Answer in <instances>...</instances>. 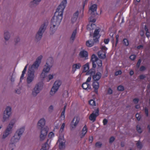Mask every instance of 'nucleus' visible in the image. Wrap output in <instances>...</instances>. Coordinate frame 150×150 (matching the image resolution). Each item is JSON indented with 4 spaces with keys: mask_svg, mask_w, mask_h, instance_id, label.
<instances>
[{
    "mask_svg": "<svg viewBox=\"0 0 150 150\" xmlns=\"http://www.w3.org/2000/svg\"><path fill=\"white\" fill-rule=\"evenodd\" d=\"M67 4V0H63L57 8L54 15L51 20L50 27L51 34H53L59 25L62 18L64 10Z\"/></svg>",
    "mask_w": 150,
    "mask_h": 150,
    "instance_id": "1",
    "label": "nucleus"
},
{
    "mask_svg": "<svg viewBox=\"0 0 150 150\" xmlns=\"http://www.w3.org/2000/svg\"><path fill=\"white\" fill-rule=\"evenodd\" d=\"M16 122V120L15 119L11 120L8 124L5 130L3 132L1 139H4L12 133L13 127Z\"/></svg>",
    "mask_w": 150,
    "mask_h": 150,
    "instance_id": "2",
    "label": "nucleus"
},
{
    "mask_svg": "<svg viewBox=\"0 0 150 150\" xmlns=\"http://www.w3.org/2000/svg\"><path fill=\"white\" fill-rule=\"evenodd\" d=\"M12 108L11 107H7L3 112L2 121L5 122L9 120L12 115Z\"/></svg>",
    "mask_w": 150,
    "mask_h": 150,
    "instance_id": "3",
    "label": "nucleus"
},
{
    "mask_svg": "<svg viewBox=\"0 0 150 150\" xmlns=\"http://www.w3.org/2000/svg\"><path fill=\"white\" fill-rule=\"evenodd\" d=\"M47 25V24L46 23H44L41 25L35 35V38L37 40H39L41 39L43 33L46 28Z\"/></svg>",
    "mask_w": 150,
    "mask_h": 150,
    "instance_id": "4",
    "label": "nucleus"
},
{
    "mask_svg": "<svg viewBox=\"0 0 150 150\" xmlns=\"http://www.w3.org/2000/svg\"><path fill=\"white\" fill-rule=\"evenodd\" d=\"M61 84L62 81L61 80H57L56 81L50 92V95L52 96H54L58 91Z\"/></svg>",
    "mask_w": 150,
    "mask_h": 150,
    "instance_id": "5",
    "label": "nucleus"
},
{
    "mask_svg": "<svg viewBox=\"0 0 150 150\" xmlns=\"http://www.w3.org/2000/svg\"><path fill=\"white\" fill-rule=\"evenodd\" d=\"M35 71H31V69H28L26 78L28 84L32 83L34 80L35 77Z\"/></svg>",
    "mask_w": 150,
    "mask_h": 150,
    "instance_id": "6",
    "label": "nucleus"
},
{
    "mask_svg": "<svg viewBox=\"0 0 150 150\" xmlns=\"http://www.w3.org/2000/svg\"><path fill=\"white\" fill-rule=\"evenodd\" d=\"M43 88V84L42 83L36 84L32 91V95L33 96H36L39 93Z\"/></svg>",
    "mask_w": 150,
    "mask_h": 150,
    "instance_id": "7",
    "label": "nucleus"
},
{
    "mask_svg": "<svg viewBox=\"0 0 150 150\" xmlns=\"http://www.w3.org/2000/svg\"><path fill=\"white\" fill-rule=\"evenodd\" d=\"M21 137L14 134V135L12 137L9 144V146L11 147H15V144L18 142L21 139Z\"/></svg>",
    "mask_w": 150,
    "mask_h": 150,
    "instance_id": "8",
    "label": "nucleus"
},
{
    "mask_svg": "<svg viewBox=\"0 0 150 150\" xmlns=\"http://www.w3.org/2000/svg\"><path fill=\"white\" fill-rule=\"evenodd\" d=\"M48 131L47 127L41 128L40 133V139L41 141H43L46 139Z\"/></svg>",
    "mask_w": 150,
    "mask_h": 150,
    "instance_id": "9",
    "label": "nucleus"
},
{
    "mask_svg": "<svg viewBox=\"0 0 150 150\" xmlns=\"http://www.w3.org/2000/svg\"><path fill=\"white\" fill-rule=\"evenodd\" d=\"M66 141L64 139L63 135L59 137L58 143L59 144V148L60 149H63L65 147Z\"/></svg>",
    "mask_w": 150,
    "mask_h": 150,
    "instance_id": "10",
    "label": "nucleus"
},
{
    "mask_svg": "<svg viewBox=\"0 0 150 150\" xmlns=\"http://www.w3.org/2000/svg\"><path fill=\"white\" fill-rule=\"evenodd\" d=\"M80 120L79 117L76 116L74 117L70 125V128L71 130L75 129L78 125Z\"/></svg>",
    "mask_w": 150,
    "mask_h": 150,
    "instance_id": "11",
    "label": "nucleus"
},
{
    "mask_svg": "<svg viewBox=\"0 0 150 150\" xmlns=\"http://www.w3.org/2000/svg\"><path fill=\"white\" fill-rule=\"evenodd\" d=\"M107 48L105 46H103L101 48V50L98 53L99 57L101 59H104L106 57V51Z\"/></svg>",
    "mask_w": 150,
    "mask_h": 150,
    "instance_id": "12",
    "label": "nucleus"
},
{
    "mask_svg": "<svg viewBox=\"0 0 150 150\" xmlns=\"http://www.w3.org/2000/svg\"><path fill=\"white\" fill-rule=\"evenodd\" d=\"M91 61L92 62H96L99 67L102 66V61L98 59L97 56L95 54H93L91 57Z\"/></svg>",
    "mask_w": 150,
    "mask_h": 150,
    "instance_id": "13",
    "label": "nucleus"
},
{
    "mask_svg": "<svg viewBox=\"0 0 150 150\" xmlns=\"http://www.w3.org/2000/svg\"><path fill=\"white\" fill-rule=\"evenodd\" d=\"M99 110L98 108L95 110L90 116L89 117V119L93 122H94L96 120V117L99 115Z\"/></svg>",
    "mask_w": 150,
    "mask_h": 150,
    "instance_id": "14",
    "label": "nucleus"
},
{
    "mask_svg": "<svg viewBox=\"0 0 150 150\" xmlns=\"http://www.w3.org/2000/svg\"><path fill=\"white\" fill-rule=\"evenodd\" d=\"M46 124V120L45 118H42L40 119L37 123V127L39 128H43Z\"/></svg>",
    "mask_w": 150,
    "mask_h": 150,
    "instance_id": "15",
    "label": "nucleus"
},
{
    "mask_svg": "<svg viewBox=\"0 0 150 150\" xmlns=\"http://www.w3.org/2000/svg\"><path fill=\"white\" fill-rule=\"evenodd\" d=\"M81 64L79 63H74L72 67L71 72L74 74L78 69H79L81 67Z\"/></svg>",
    "mask_w": 150,
    "mask_h": 150,
    "instance_id": "16",
    "label": "nucleus"
},
{
    "mask_svg": "<svg viewBox=\"0 0 150 150\" xmlns=\"http://www.w3.org/2000/svg\"><path fill=\"white\" fill-rule=\"evenodd\" d=\"M97 8V6L96 4L91 5L89 8V12L91 14H93L96 12Z\"/></svg>",
    "mask_w": 150,
    "mask_h": 150,
    "instance_id": "17",
    "label": "nucleus"
},
{
    "mask_svg": "<svg viewBox=\"0 0 150 150\" xmlns=\"http://www.w3.org/2000/svg\"><path fill=\"white\" fill-rule=\"evenodd\" d=\"M25 130V127H22L18 129L15 134H16V135H18V136L21 137V135L23 133Z\"/></svg>",
    "mask_w": 150,
    "mask_h": 150,
    "instance_id": "18",
    "label": "nucleus"
},
{
    "mask_svg": "<svg viewBox=\"0 0 150 150\" xmlns=\"http://www.w3.org/2000/svg\"><path fill=\"white\" fill-rule=\"evenodd\" d=\"M99 31L98 29H96L95 30L93 34V40L94 42H97L98 41V38H99Z\"/></svg>",
    "mask_w": 150,
    "mask_h": 150,
    "instance_id": "19",
    "label": "nucleus"
},
{
    "mask_svg": "<svg viewBox=\"0 0 150 150\" xmlns=\"http://www.w3.org/2000/svg\"><path fill=\"white\" fill-rule=\"evenodd\" d=\"M92 86L95 91L97 93L99 87V83L97 81H94L93 83Z\"/></svg>",
    "mask_w": 150,
    "mask_h": 150,
    "instance_id": "20",
    "label": "nucleus"
},
{
    "mask_svg": "<svg viewBox=\"0 0 150 150\" xmlns=\"http://www.w3.org/2000/svg\"><path fill=\"white\" fill-rule=\"evenodd\" d=\"M79 56L81 58H84L86 59V57H88V53L86 51L82 50L80 52L79 54Z\"/></svg>",
    "mask_w": 150,
    "mask_h": 150,
    "instance_id": "21",
    "label": "nucleus"
},
{
    "mask_svg": "<svg viewBox=\"0 0 150 150\" xmlns=\"http://www.w3.org/2000/svg\"><path fill=\"white\" fill-rule=\"evenodd\" d=\"M53 62L54 61L52 57H50L47 59L45 64L52 67Z\"/></svg>",
    "mask_w": 150,
    "mask_h": 150,
    "instance_id": "22",
    "label": "nucleus"
},
{
    "mask_svg": "<svg viewBox=\"0 0 150 150\" xmlns=\"http://www.w3.org/2000/svg\"><path fill=\"white\" fill-rule=\"evenodd\" d=\"M87 132V129L86 127L84 126L82 129V132L79 135L80 137L81 138H82L85 135Z\"/></svg>",
    "mask_w": 150,
    "mask_h": 150,
    "instance_id": "23",
    "label": "nucleus"
},
{
    "mask_svg": "<svg viewBox=\"0 0 150 150\" xmlns=\"http://www.w3.org/2000/svg\"><path fill=\"white\" fill-rule=\"evenodd\" d=\"M40 63L35 61V62L29 69H31V71H34V69L38 68Z\"/></svg>",
    "mask_w": 150,
    "mask_h": 150,
    "instance_id": "24",
    "label": "nucleus"
},
{
    "mask_svg": "<svg viewBox=\"0 0 150 150\" xmlns=\"http://www.w3.org/2000/svg\"><path fill=\"white\" fill-rule=\"evenodd\" d=\"M101 76V74L100 72H98L93 76V79L95 81H98L100 79Z\"/></svg>",
    "mask_w": 150,
    "mask_h": 150,
    "instance_id": "25",
    "label": "nucleus"
},
{
    "mask_svg": "<svg viewBox=\"0 0 150 150\" xmlns=\"http://www.w3.org/2000/svg\"><path fill=\"white\" fill-rule=\"evenodd\" d=\"M82 87L83 89L87 90L90 89L91 88L90 85L88 83L86 82L83 83Z\"/></svg>",
    "mask_w": 150,
    "mask_h": 150,
    "instance_id": "26",
    "label": "nucleus"
},
{
    "mask_svg": "<svg viewBox=\"0 0 150 150\" xmlns=\"http://www.w3.org/2000/svg\"><path fill=\"white\" fill-rule=\"evenodd\" d=\"M96 25L94 23H89L87 26V29L90 31L92 30L95 29Z\"/></svg>",
    "mask_w": 150,
    "mask_h": 150,
    "instance_id": "27",
    "label": "nucleus"
},
{
    "mask_svg": "<svg viewBox=\"0 0 150 150\" xmlns=\"http://www.w3.org/2000/svg\"><path fill=\"white\" fill-rule=\"evenodd\" d=\"M42 0H33L31 1L30 3V5L31 7H33L35 5H38Z\"/></svg>",
    "mask_w": 150,
    "mask_h": 150,
    "instance_id": "28",
    "label": "nucleus"
},
{
    "mask_svg": "<svg viewBox=\"0 0 150 150\" xmlns=\"http://www.w3.org/2000/svg\"><path fill=\"white\" fill-rule=\"evenodd\" d=\"M52 67L45 64L44 66L42 71L48 73L50 72Z\"/></svg>",
    "mask_w": 150,
    "mask_h": 150,
    "instance_id": "29",
    "label": "nucleus"
},
{
    "mask_svg": "<svg viewBox=\"0 0 150 150\" xmlns=\"http://www.w3.org/2000/svg\"><path fill=\"white\" fill-rule=\"evenodd\" d=\"M79 12L77 11L74 14L73 17L71 18V21L73 23L75 22L77 20L78 15Z\"/></svg>",
    "mask_w": 150,
    "mask_h": 150,
    "instance_id": "30",
    "label": "nucleus"
},
{
    "mask_svg": "<svg viewBox=\"0 0 150 150\" xmlns=\"http://www.w3.org/2000/svg\"><path fill=\"white\" fill-rule=\"evenodd\" d=\"M10 35L8 31H6L4 32V38L6 41H8L10 38Z\"/></svg>",
    "mask_w": 150,
    "mask_h": 150,
    "instance_id": "31",
    "label": "nucleus"
},
{
    "mask_svg": "<svg viewBox=\"0 0 150 150\" xmlns=\"http://www.w3.org/2000/svg\"><path fill=\"white\" fill-rule=\"evenodd\" d=\"M89 64L88 63H87L83 66V72H86L87 71L89 70Z\"/></svg>",
    "mask_w": 150,
    "mask_h": 150,
    "instance_id": "32",
    "label": "nucleus"
},
{
    "mask_svg": "<svg viewBox=\"0 0 150 150\" xmlns=\"http://www.w3.org/2000/svg\"><path fill=\"white\" fill-rule=\"evenodd\" d=\"M94 42L91 40H89L86 41V45L87 46L89 47H91L93 46Z\"/></svg>",
    "mask_w": 150,
    "mask_h": 150,
    "instance_id": "33",
    "label": "nucleus"
},
{
    "mask_svg": "<svg viewBox=\"0 0 150 150\" xmlns=\"http://www.w3.org/2000/svg\"><path fill=\"white\" fill-rule=\"evenodd\" d=\"M66 108V105H65L63 108V109L62 111L61 115V118L62 119H64L65 118V109Z\"/></svg>",
    "mask_w": 150,
    "mask_h": 150,
    "instance_id": "34",
    "label": "nucleus"
},
{
    "mask_svg": "<svg viewBox=\"0 0 150 150\" xmlns=\"http://www.w3.org/2000/svg\"><path fill=\"white\" fill-rule=\"evenodd\" d=\"M54 75L53 74H49L46 79V81L49 82L50 80L54 78Z\"/></svg>",
    "mask_w": 150,
    "mask_h": 150,
    "instance_id": "35",
    "label": "nucleus"
},
{
    "mask_svg": "<svg viewBox=\"0 0 150 150\" xmlns=\"http://www.w3.org/2000/svg\"><path fill=\"white\" fill-rule=\"evenodd\" d=\"M95 71L93 69H91L89 70L87 72L86 74H90L92 75H93V74H95Z\"/></svg>",
    "mask_w": 150,
    "mask_h": 150,
    "instance_id": "36",
    "label": "nucleus"
},
{
    "mask_svg": "<svg viewBox=\"0 0 150 150\" xmlns=\"http://www.w3.org/2000/svg\"><path fill=\"white\" fill-rule=\"evenodd\" d=\"M77 32L76 30L74 31L71 38V40L73 41L75 39Z\"/></svg>",
    "mask_w": 150,
    "mask_h": 150,
    "instance_id": "37",
    "label": "nucleus"
},
{
    "mask_svg": "<svg viewBox=\"0 0 150 150\" xmlns=\"http://www.w3.org/2000/svg\"><path fill=\"white\" fill-rule=\"evenodd\" d=\"M47 73L45 72H44V71H42V73L40 75V77L41 78L44 79H45L47 76Z\"/></svg>",
    "mask_w": 150,
    "mask_h": 150,
    "instance_id": "38",
    "label": "nucleus"
},
{
    "mask_svg": "<svg viewBox=\"0 0 150 150\" xmlns=\"http://www.w3.org/2000/svg\"><path fill=\"white\" fill-rule=\"evenodd\" d=\"M89 104L92 106H96V103L95 101L93 100H91L89 101Z\"/></svg>",
    "mask_w": 150,
    "mask_h": 150,
    "instance_id": "39",
    "label": "nucleus"
},
{
    "mask_svg": "<svg viewBox=\"0 0 150 150\" xmlns=\"http://www.w3.org/2000/svg\"><path fill=\"white\" fill-rule=\"evenodd\" d=\"M42 56L41 55L37 57L36 61L38 62L39 63H40L41 60L42 58Z\"/></svg>",
    "mask_w": 150,
    "mask_h": 150,
    "instance_id": "40",
    "label": "nucleus"
},
{
    "mask_svg": "<svg viewBox=\"0 0 150 150\" xmlns=\"http://www.w3.org/2000/svg\"><path fill=\"white\" fill-rule=\"evenodd\" d=\"M54 106L51 105L49 106L48 108V110L49 112H53L54 110Z\"/></svg>",
    "mask_w": 150,
    "mask_h": 150,
    "instance_id": "41",
    "label": "nucleus"
},
{
    "mask_svg": "<svg viewBox=\"0 0 150 150\" xmlns=\"http://www.w3.org/2000/svg\"><path fill=\"white\" fill-rule=\"evenodd\" d=\"M145 29L146 32V35L147 37H149L150 36V33L148 31V29L146 26H145Z\"/></svg>",
    "mask_w": 150,
    "mask_h": 150,
    "instance_id": "42",
    "label": "nucleus"
},
{
    "mask_svg": "<svg viewBox=\"0 0 150 150\" xmlns=\"http://www.w3.org/2000/svg\"><path fill=\"white\" fill-rule=\"evenodd\" d=\"M123 44L126 46H128L129 45V41L126 39H125L123 40Z\"/></svg>",
    "mask_w": 150,
    "mask_h": 150,
    "instance_id": "43",
    "label": "nucleus"
},
{
    "mask_svg": "<svg viewBox=\"0 0 150 150\" xmlns=\"http://www.w3.org/2000/svg\"><path fill=\"white\" fill-rule=\"evenodd\" d=\"M54 137V134L52 132H50L48 134V137L51 139L52 138Z\"/></svg>",
    "mask_w": 150,
    "mask_h": 150,
    "instance_id": "44",
    "label": "nucleus"
},
{
    "mask_svg": "<svg viewBox=\"0 0 150 150\" xmlns=\"http://www.w3.org/2000/svg\"><path fill=\"white\" fill-rule=\"evenodd\" d=\"M137 129L138 132L139 133H141L142 132V130L139 125H138L137 126Z\"/></svg>",
    "mask_w": 150,
    "mask_h": 150,
    "instance_id": "45",
    "label": "nucleus"
},
{
    "mask_svg": "<svg viewBox=\"0 0 150 150\" xmlns=\"http://www.w3.org/2000/svg\"><path fill=\"white\" fill-rule=\"evenodd\" d=\"M65 126V124L64 123H63L62 125L61 126L60 129V132H62L64 130V128Z\"/></svg>",
    "mask_w": 150,
    "mask_h": 150,
    "instance_id": "46",
    "label": "nucleus"
},
{
    "mask_svg": "<svg viewBox=\"0 0 150 150\" xmlns=\"http://www.w3.org/2000/svg\"><path fill=\"white\" fill-rule=\"evenodd\" d=\"M117 89L119 91H123L124 90V88L123 86L120 85L118 87Z\"/></svg>",
    "mask_w": 150,
    "mask_h": 150,
    "instance_id": "47",
    "label": "nucleus"
},
{
    "mask_svg": "<svg viewBox=\"0 0 150 150\" xmlns=\"http://www.w3.org/2000/svg\"><path fill=\"white\" fill-rule=\"evenodd\" d=\"M137 145L138 148L140 149L142 147V145L141 143L139 142H137Z\"/></svg>",
    "mask_w": 150,
    "mask_h": 150,
    "instance_id": "48",
    "label": "nucleus"
},
{
    "mask_svg": "<svg viewBox=\"0 0 150 150\" xmlns=\"http://www.w3.org/2000/svg\"><path fill=\"white\" fill-rule=\"evenodd\" d=\"M102 145V143L100 142H98L96 144V146L98 147H100Z\"/></svg>",
    "mask_w": 150,
    "mask_h": 150,
    "instance_id": "49",
    "label": "nucleus"
},
{
    "mask_svg": "<svg viewBox=\"0 0 150 150\" xmlns=\"http://www.w3.org/2000/svg\"><path fill=\"white\" fill-rule=\"evenodd\" d=\"M136 117L137 118V120H140L141 118V116L140 115L139 113H137V114H136Z\"/></svg>",
    "mask_w": 150,
    "mask_h": 150,
    "instance_id": "50",
    "label": "nucleus"
},
{
    "mask_svg": "<svg viewBox=\"0 0 150 150\" xmlns=\"http://www.w3.org/2000/svg\"><path fill=\"white\" fill-rule=\"evenodd\" d=\"M48 139L47 140V141H48ZM47 144V142L46 143H45V145L42 146V147L41 149V150H47V149H46V145Z\"/></svg>",
    "mask_w": 150,
    "mask_h": 150,
    "instance_id": "51",
    "label": "nucleus"
},
{
    "mask_svg": "<svg viewBox=\"0 0 150 150\" xmlns=\"http://www.w3.org/2000/svg\"><path fill=\"white\" fill-rule=\"evenodd\" d=\"M25 74V73L22 72V73L20 79V80L21 81H22L24 77V76Z\"/></svg>",
    "mask_w": 150,
    "mask_h": 150,
    "instance_id": "52",
    "label": "nucleus"
},
{
    "mask_svg": "<svg viewBox=\"0 0 150 150\" xmlns=\"http://www.w3.org/2000/svg\"><path fill=\"white\" fill-rule=\"evenodd\" d=\"M129 58L132 60H134L136 58V56L134 55H132L130 56Z\"/></svg>",
    "mask_w": 150,
    "mask_h": 150,
    "instance_id": "53",
    "label": "nucleus"
},
{
    "mask_svg": "<svg viewBox=\"0 0 150 150\" xmlns=\"http://www.w3.org/2000/svg\"><path fill=\"white\" fill-rule=\"evenodd\" d=\"M115 138L113 137H111L109 140V142L110 143H112L115 140Z\"/></svg>",
    "mask_w": 150,
    "mask_h": 150,
    "instance_id": "54",
    "label": "nucleus"
},
{
    "mask_svg": "<svg viewBox=\"0 0 150 150\" xmlns=\"http://www.w3.org/2000/svg\"><path fill=\"white\" fill-rule=\"evenodd\" d=\"M122 73V72L121 70H119L118 71H117L115 73V75L116 76H117L118 75L121 74Z\"/></svg>",
    "mask_w": 150,
    "mask_h": 150,
    "instance_id": "55",
    "label": "nucleus"
},
{
    "mask_svg": "<svg viewBox=\"0 0 150 150\" xmlns=\"http://www.w3.org/2000/svg\"><path fill=\"white\" fill-rule=\"evenodd\" d=\"M146 69V68L144 66H142L140 67V71H143L145 70Z\"/></svg>",
    "mask_w": 150,
    "mask_h": 150,
    "instance_id": "56",
    "label": "nucleus"
},
{
    "mask_svg": "<svg viewBox=\"0 0 150 150\" xmlns=\"http://www.w3.org/2000/svg\"><path fill=\"white\" fill-rule=\"evenodd\" d=\"M144 111L145 114L147 116H148V110L147 108H145L144 109Z\"/></svg>",
    "mask_w": 150,
    "mask_h": 150,
    "instance_id": "57",
    "label": "nucleus"
},
{
    "mask_svg": "<svg viewBox=\"0 0 150 150\" xmlns=\"http://www.w3.org/2000/svg\"><path fill=\"white\" fill-rule=\"evenodd\" d=\"M141 62V60L140 59H139V60L138 61V62L137 64V66L138 68L139 67Z\"/></svg>",
    "mask_w": 150,
    "mask_h": 150,
    "instance_id": "58",
    "label": "nucleus"
},
{
    "mask_svg": "<svg viewBox=\"0 0 150 150\" xmlns=\"http://www.w3.org/2000/svg\"><path fill=\"white\" fill-rule=\"evenodd\" d=\"M91 79V76H89L87 79L86 82V83H88L89 82H90Z\"/></svg>",
    "mask_w": 150,
    "mask_h": 150,
    "instance_id": "59",
    "label": "nucleus"
},
{
    "mask_svg": "<svg viewBox=\"0 0 150 150\" xmlns=\"http://www.w3.org/2000/svg\"><path fill=\"white\" fill-rule=\"evenodd\" d=\"M87 2H88V0H85L84 1L83 7V8L82 9V12H83V8H84V5H85V4H87Z\"/></svg>",
    "mask_w": 150,
    "mask_h": 150,
    "instance_id": "60",
    "label": "nucleus"
},
{
    "mask_svg": "<svg viewBox=\"0 0 150 150\" xmlns=\"http://www.w3.org/2000/svg\"><path fill=\"white\" fill-rule=\"evenodd\" d=\"M139 101V99L138 98H135L133 100V102L134 103H137Z\"/></svg>",
    "mask_w": 150,
    "mask_h": 150,
    "instance_id": "61",
    "label": "nucleus"
},
{
    "mask_svg": "<svg viewBox=\"0 0 150 150\" xmlns=\"http://www.w3.org/2000/svg\"><path fill=\"white\" fill-rule=\"evenodd\" d=\"M28 66V64H27L25 66V68H24L23 71H22L23 72L25 73V72L26 71L27 68Z\"/></svg>",
    "mask_w": 150,
    "mask_h": 150,
    "instance_id": "62",
    "label": "nucleus"
},
{
    "mask_svg": "<svg viewBox=\"0 0 150 150\" xmlns=\"http://www.w3.org/2000/svg\"><path fill=\"white\" fill-rule=\"evenodd\" d=\"M103 125H106L108 122V120L106 119H104L103 121Z\"/></svg>",
    "mask_w": 150,
    "mask_h": 150,
    "instance_id": "63",
    "label": "nucleus"
},
{
    "mask_svg": "<svg viewBox=\"0 0 150 150\" xmlns=\"http://www.w3.org/2000/svg\"><path fill=\"white\" fill-rule=\"evenodd\" d=\"M109 41V39H105L104 40V42L105 44H108Z\"/></svg>",
    "mask_w": 150,
    "mask_h": 150,
    "instance_id": "64",
    "label": "nucleus"
}]
</instances>
